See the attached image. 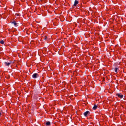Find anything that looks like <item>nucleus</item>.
<instances>
[{
	"instance_id": "nucleus-1",
	"label": "nucleus",
	"mask_w": 126,
	"mask_h": 126,
	"mask_svg": "<svg viewBox=\"0 0 126 126\" xmlns=\"http://www.w3.org/2000/svg\"><path fill=\"white\" fill-rule=\"evenodd\" d=\"M14 63V62H12L11 61H10L9 62H5V64L6 65V66H9L10 64H13Z\"/></svg>"
},
{
	"instance_id": "nucleus-2",
	"label": "nucleus",
	"mask_w": 126,
	"mask_h": 126,
	"mask_svg": "<svg viewBox=\"0 0 126 126\" xmlns=\"http://www.w3.org/2000/svg\"><path fill=\"white\" fill-rule=\"evenodd\" d=\"M116 96H117L118 98H120L121 99H123V98H124V95L122 94H117Z\"/></svg>"
},
{
	"instance_id": "nucleus-3",
	"label": "nucleus",
	"mask_w": 126,
	"mask_h": 126,
	"mask_svg": "<svg viewBox=\"0 0 126 126\" xmlns=\"http://www.w3.org/2000/svg\"><path fill=\"white\" fill-rule=\"evenodd\" d=\"M33 78H37V77H39V74L38 73H34L32 75Z\"/></svg>"
},
{
	"instance_id": "nucleus-4",
	"label": "nucleus",
	"mask_w": 126,
	"mask_h": 126,
	"mask_svg": "<svg viewBox=\"0 0 126 126\" xmlns=\"http://www.w3.org/2000/svg\"><path fill=\"white\" fill-rule=\"evenodd\" d=\"M45 126H51V122L50 121H47Z\"/></svg>"
},
{
	"instance_id": "nucleus-5",
	"label": "nucleus",
	"mask_w": 126,
	"mask_h": 126,
	"mask_svg": "<svg viewBox=\"0 0 126 126\" xmlns=\"http://www.w3.org/2000/svg\"><path fill=\"white\" fill-rule=\"evenodd\" d=\"M89 114V111H87L86 112H85L84 113V115L85 116V117H86L87 116V115H88Z\"/></svg>"
},
{
	"instance_id": "nucleus-6",
	"label": "nucleus",
	"mask_w": 126,
	"mask_h": 126,
	"mask_svg": "<svg viewBox=\"0 0 126 126\" xmlns=\"http://www.w3.org/2000/svg\"><path fill=\"white\" fill-rule=\"evenodd\" d=\"M79 2L78 1L75 0L74 4V6H76L78 4Z\"/></svg>"
},
{
	"instance_id": "nucleus-7",
	"label": "nucleus",
	"mask_w": 126,
	"mask_h": 126,
	"mask_svg": "<svg viewBox=\"0 0 126 126\" xmlns=\"http://www.w3.org/2000/svg\"><path fill=\"white\" fill-rule=\"evenodd\" d=\"M98 106L97 105H94L93 107V110H96L97 109V107Z\"/></svg>"
},
{
	"instance_id": "nucleus-8",
	"label": "nucleus",
	"mask_w": 126,
	"mask_h": 126,
	"mask_svg": "<svg viewBox=\"0 0 126 126\" xmlns=\"http://www.w3.org/2000/svg\"><path fill=\"white\" fill-rule=\"evenodd\" d=\"M44 39L45 41H49V38H48V37L47 36H45Z\"/></svg>"
},
{
	"instance_id": "nucleus-9",
	"label": "nucleus",
	"mask_w": 126,
	"mask_h": 126,
	"mask_svg": "<svg viewBox=\"0 0 126 126\" xmlns=\"http://www.w3.org/2000/svg\"><path fill=\"white\" fill-rule=\"evenodd\" d=\"M0 43V44H2V45H3V44H4V41L3 40H1Z\"/></svg>"
},
{
	"instance_id": "nucleus-10",
	"label": "nucleus",
	"mask_w": 126,
	"mask_h": 126,
	"mask_svg": "<svg viewBox=\"0 0 126 126\" xmlns=\"http://www.w3.org/2000/svg\"><path fill=\"white\" fill-rule=\"evenodd\" d=\"M114 71H115V72H118V68H115V69H114Z\"/></svg>"
},
{
	"instance_id": "nucleus-11",
	"label": "nucleus",
	"mask_w": 126,
	"mask_h": 126,
	"mask_svg": "<svg viewBox=\"0 0 126 126\" xmlns=\"http://www.w3.org/2000/svg\"><path fill=\"white\" fill-rule=\"evenodd\" d=\"M13 23H14V25H15V26H16V25H17V23H15V22H13Z\"/></svg>"
},
{
	"instance_id": "nucleus-12",
	"label": "nucleus",
	"mask_w": 126,
	"mask_h": 126,
	"mask_svg": "<svg viewBox=\"0 0 126 126\" xmlns=\"http://www.w3.org/2000/svg\"><path fill=\"white\" fill-rule=\"evenodd\" d=\"M2 115V113H1V112H0V116H1Z\"/></svg>"
}]
</instances>
